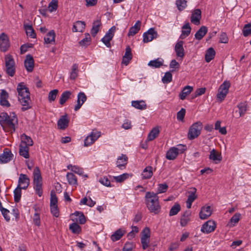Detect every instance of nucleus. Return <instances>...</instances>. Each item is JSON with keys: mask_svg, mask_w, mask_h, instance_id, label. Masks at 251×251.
I'll use <instances>...</instances> for the list:
<instances>
[{"mask_svg": "<svg viewBox=\"0 0 251 251\" xmlns=\"http://www.w3.org/2000/svg\"><path fill=\"white\" fill-rule=\"evenodd\" d=\"M18 92V100L23 106L22 110L25 111L31 107L30 93L28 88L24 82L18 84L17 88Z\"/></svg>", "mask_w": 251, "mask_h": 251, "instance_id": "1", "label": "nucleus"}, {"mask_svg": "<svg viewBox=\"0 0 251 251\" xmlns=\"http://www.w3.org/2000/svg\"><path fill=\"white\" fill-rule=\"evenodd\" d=\"M145 203L150 211L155 214L160 211L161 206L159 203L157 194L148 192L145 196Z\"/></svg>", "mask_w": 251, "mask_h": 251, "instance_id": "2", "label": "nucleus"}, {"mask_svg": "<svg viewBox=\"0 0 251 251\" xmlns=\"http://www.w3.org/2000/svg\"><path fill=\"white\" fill-rule=\"evenodd\" d=\"M17 123L18 118L15 113L10 116L5 112L0 114V124L4 130L7 128L9 131H15Z\"/></svg>", "mask_w": 251, "mask_h": 251, "instance_id": "3", "label": "nucleus"}, {"mask_svg": "<svg viewBox=\"0 0 251 251\" xmlns=\"http://www.w3.org/2000/svg\"><path fill=\"white\" fill-rule=\"evenodd\" d=\"M34 188L39 196H41L42 191V178L40 170L38 167H36L33 171Z\"/></svg>", "mask_w": 251, "mask_h": 251, "instance_id": "4", "label": "nucleus"}, {"mask_svg": "<svg viewBox=\"0 0 251 251\" xmlns=\"http://www.w3.org/2000/svg\"><path fill=\"white\" fill-rule=\"evenodd\" d=\"M202 128V124L201 122L194 123L189 128L188 133V138L193 140L197 138L201 133Z\"/></svg>", "mask_w": 251, "mask_h": 251, "instance_id": "5", "label": "nucleus"}, {"mask_svg": "<svg viewBox=\"0 0 251 251\" xmlns=\"http://www.w3.org/2000/svg\"><path fill=\"white\" fill-rule=\"evenodd\" d=\"M6 74L13 76L15 73V61L10 54H7L5 57Z\"/></svg>", "mask_w": 251, "mask_h": 251, "instance_id": "6", "label": "nucleus"}, {"mask_svg": "<svg viewBox=\"0 0 251 251\" xmlns=\"http://www.w3.org/2000/svg\"><path fill=\"white\" fill-rule=\"evenodd\" d=\"M230 83L229 81H224L220 86L218 93L217 95V99L219 100L220 101H223L226 98L229 90Z\"/></svg>", "mask_w": 251, "mask_h": 251, "instance_id": "7", "label": "nucleus"}, {"mask_svg": "<svg viewBox=\"0 0 251 251\" xmlns=\"http://www.w3.org/2000/svg\"><path fill=\"white\" fill-rule=\"evenodd\" d=\"M142 235L141 237V242L143 250H146L149 247L150 243V238L151 236L150 229L148 227H145L142 231Z\"/></svg>", "mask_w": 251, "mask_h": 251, "instance_id": "8", "label": "nucleus"}, {"mask_svg": "<svg viewBox=\"0 0 251 251\" xmlns=\"http://www.w3.org/2000/svg\"><path fill=\"white\" fill-rule=\"evenodd\" d=\"M158 36V33L155 30L154 28H150L147 32L143 34L144 43H148L151 41L153 39H156Z\"/></svg>", "mask_w": 251, "mask_h": 251, "instance_id": "9", "label": "nucleus"}, {"mask_svg": "<svg viewBox=\"0 0 251 251\" xmlns=\"http://www.w3.org/2000/svg\"><path fill=\"white\" fill-rule=\"evenodd\" d=\"M13 154L12 153L10 150L5 148L3 152L0 155V163H7L13 159Z\"/></svg>", "mask_w": 251, "mask_h": 251, "instance_id": "10", "label": "nucleus"}, {"mask_svg": "<svg viewBox=\"0 0 251 251\" xmlns=\"http://www.w3.org/2000/svg\"><path fill=\"white\" fill-rule=\"evenodd\" d=\"M10 47V43L8 37L4 33L0 35V50L5 52Z\"/></svg>", "mask_w": 251, "mask_h": 251, "instance_id": "11", "label": "nucleus"}, {"mask_svg": "<svg viewBox=\"0 0 251 251\" xmlns=\"http://www.w3.org/2000/svg\"><path fill=\"white\" fill-rule=\"evenodd\" d=\"M216 227V225L214 221L209 220L205 222L201 228V231L205 233H209L213 231Z\"/></svg>", "mask_w": 251, "mask_h": 251, "instance_id": "12", "label": "nucleus"}, {"mask_svg": "<svg viewBox=\"0 0 251 251\" xmlns=\"http://www.w3.org/2000/svg\"><path fill=\"white\" fill-rule=\"evenodd\" d=\"M29 178L26 175L21 174L18 180V185L17 187L22 188L23 189H26L29 184Z\"/></svg>", "mask_w": 251, "mask_h": 251, "instance_id": "13", "label": "nucleus"}, {"mask_svg": "<svg viewBox=\"0 0 251 251\" xmlns=\"http://www.w3.org/2000/svg\"><path fill=\"white\" fill-rule=\"evenodd\" d=\"M201 12L200 9L194 10L190 18L191 22L195 25H199L201 18Z\"/></svg>", "mask_w": 251, "mask_h": 251, "instance_id": "14", "label": "nucleus"}, {"mask_svg": "<svg viewBox=\"0 0 251 251\" xmlns=\"http://www.w3.org/2000/svg\"><path fill=\"white\" fill-rule=\"evenodd\" d=\"M69 119L67 114L61 116L57 122V126L59 129L64 130L69 126Z\"/></svg>", "mask_w": 251, "mask_h": 251, "instance_id": "15", "label": "nucleus"}, {"mask_svg": "<svg viewBox=\"0 0 251 251\" xmlns=\"http://www.w3.org/2000/svg\"><path fill=\"white\" fill-rule=\"evenodd\" d=\"M25 66L28 72H31L34 68V59L30 54H27L24 61Z\"/></svg>", "mask_w": 251, "mask_h": 251, "instance_id": "16", "label": "nucleus"}, {"mask_svg": "<svg viewBox=\"0 0 251 251\" xmlns=\"http://www.w3.org/2000/svg\"><path fill=\"white\" fill-rule=\"evenodd\" d=\"M183 42L182 41H178L175 47V50L177 57L182 59L184 56V50L183 47Z\"/></svg>", "mask_w": 251, "mask_h": 251, "instance_id": "17", "label": "nucleus"}, {"mask_svg": "<svg viewBox=\"0 0 251 251\" xmlns=\"http://www.w3.org/2000/svg\"><path fill=\"white\" fill-rule=\"evenodd\" d=\"M212 214L211 207L210 206H203L200 212V218L201 219H206Z\"/></svg>", "mask_w": 251, "mask_h": 251, "instance_id": "18", "label": "nucleus"}, {"mask_svg": "<svg viewBox=\"0 0 251 251\" xmlns=\"http://www.w3.org/2000/svg\"><path fill=\"white\" fill-rule=\"evenodd\" d=\"M87 97L83 92H80L77 95V104L75 107V110H78L84 102L86 100Z\"/></svg>", "mask_w": 251, "mask_h": 251, "instance_id": "19", "label": "nucleus"}, {"mask_svg": "<svg viewBox=\"0 0 251 251\" xmlns=\"http://www.w3.org/2000/svg\"><path fill=\"white\" fill-rule=\"evenodd\" d=\"M178 148H171L166 153V158L170 160H174L178 154Z\"/></svg>", "mask_w": 251, "mask_h": 251, "instance_id": "20", "label": "nucleus"}, {"mask_svg": "<svg viewBox=\"0 0 251 251\" xmlns=\"http://www.w3.org/2000/svg\"><path fill=\"white\" fill-rule=\"evenodd\" d=\"M8 98V93L4 90H2L0 96V104L2 106H10V103L7 100Z\"/></svg>", "mask_w": 251, "mask_h": 251, "instance_id": "21", "label": "nucleus"}, {"mask_svg": "<svg viewBox=\"0 0 251 251\" xmlns=\"http://www.w3.org/2000/svg\"><path fill=\"white\" fill-rule=\"evenodd\" d=\"M101 25V23L100 19H98L94 21L91 30V33L93 37H95L97 34Z\"/></svg>", "mask_w": 251, "mask_h": 251, "instance_id": "22", "label": "nucleus"}, {"mask_svg": "<svg viewBox=\"0 0 251 251\" xmlns=\"http://www.w3.org/2000/svg\"><path fill=\"white\" fill-rule=\"evenodd\" d=\"M85 27V23L84 22L78 21L73 25L72 30L74 32L83 31Z\"/></svg>", "mask_w": 251, "mask_h": 251, "instance_id": "23", "label": "nucleus"}, {"mask_svg": "<svg viewBox=\"0 0 251 251\" xmlns=\"http://www.w3.org/2000/svg\"><path fill=\"white\" fill-rule=\"evenodd\" d=\"M193 87L189 85L184 87L179 95L180 100H184L193 91Z\"/></svg>", "mask_w": 251, "mask_h": 251, "instance_id": "24", "label": "nucleus"}, {"mask_svg": "<svg viewBox=\"0 0 251 251\" xmlns=\"http://www.w3.org/2000/svg\"><path fill=\"white\" fill-rule=\"evenodd\" d=\"M21 139L22 141L20 144L21 145L29 147V146H32L33 144V142L31 138L25 134H23L21 136Z\"/></svg>", "mask_w": 251, "mask_h": 251, "instance_id": "25", "label": "nucleus"}, {"mask_svg": "<svg viewBox=\"0 0 251 251\" xmlns=\"http://www.w3.org/2000/svg\"><path fill=\"white\" fill-rule=\"evenodd\" d=\"M55 33L53 30L50 31L44 37L45 43L46 44H54L55 43Z\"/></svg>", "mask_w": 251, "mask_h": 251, "instance_id": "26", "label": "nucleus"}, {"mask_svg": "<svg viewBox=\"0 0 251 251\" xmlns=\"http://www.w3.org/2000/svg\"><path fill=\"white\" fill-rule=\"evenodd\" d=\"M127 157L125 154H122L121 156H119L117 161V166L121 169L122 167H125L127 163Z\"/></svg>", "mask_w": 251, "mask_h": 251, "instance_id": "27", "label": "nucleus"}, {"mask_svg": "<svg viewBox=\"0 0 251 251\" xmlns=\"http://www.w3.org/2000/svg\"><path fill=\"white\" fill-rule=\"evenodd\" d=\"M191 212L190 210H186L181 217L180 219V225L182 226H185L187 225L188 222L190 221V216H191Z\"/></svg>", "mask_w": 251, "mask_h": 251, "instance_id": "28", "label": "nucleus"}, {"mask_svg": "<svg viewBox=\"0 0 251 251\" xmlns=\"http://www.w3.org/2000/svg\"><path fill=\"white\" fill-rule=\"evenodd\" d=\"M131 105L134 108L140 110H145L147 107L145 101L143 100H133L131 102Z\"/></svg>", "mask_w": 251, "mask_h": 251, "instance_id": "29", "label": "nucleus"}, {"mask_svg": "<svg viewBox=\"0 0 251 251\" xmlns=\"http://www.w3.org/2000/svg\"><path fill=\"white\" fill-rule=\"evenodd\" d=\"M207 28L205 26H202L195 33V37L196 39L200 40L207 32Z\"/></svg>", "mask_w": 251, "mask_h": 251, "instance_id": "30", "label": "nucleus"}, {"mask_svg": "<svg viewBox=\"0 0 251 251\" xmlns=\"http://www.w3.org/2000/svg\"><path fill=\"white\" fill-rule=\"evenodd\" d=\"M182 34L180 37L181 39H184L190 34L191 27L189 23H186L182 27Z\"/></svg>", "mask_w": 251, "mask_h": 251, "instance_id": "31", "label": "nucleus"}, {"mask_svg": "<svg viewBox=\"0 0 251 251\" xmlns=\"http://www.w3.org/2000/svg\"><path fill=\"white\" fill-rule=\"evenodd\" d=\"M209 159L214 161L220 162L222 160V157L221 154L219 153L215 149H213L210 152Z\"/></svg>", "mask_w": 251, "mask_h": 251, "instance_id": "32", "label": "nucleus"}, {"mask_svg": "<svg viewBox=\"0 0 251 251\" xmlns=\"http://www.w3.org/2000/svg\"><path fill=\"white\" fill-rule=\"evenodd\" d=\"M160 131L158 127L153 128L150 132L148 136V140L151 141L156 138L159 135Z\"/></svg>", "mask_w": 251, "mask_h": 251, "instance_id": "33", "label": "nucleus"}, {"mask_svg": "<svg viewBox=\"0 0 251 251\" xmlns=\"http://www.w3.org/2000/svg\"><path fill=\"white\" fill-rule=\"evenodd\" d=\"M163 60L160 58H157L153 60L150 61L148 65L153 68H158L163 64Z\"/></svg>", "mask_w": 251, "mask_h": 251, "instance_id": "34", "label": "nucleus"}, {"mask_svg": "<svg viewBox=\"0 0 251 251\" xmlns=\"http://www.w3.org/2000/svg\"><path fill=\"white\" fill-rule=\"evenodd\" d=\"M125 233V231L122 230L121 229H119L111 236V239L113 242L117 241L122 237Z\"/></svg>", "mask_w": 251, "mask_h": 251, "instance_id": "35", "label": "nucleus"}, {"mask_svg": "<svg viewBox=\"0 0 251 251\" xmlns=\"http://www.w3.org/2000/svg\"><path fill=\"white\" fill-rule=\"evenodd\" d=\"M215 55V51L213 48H209L205 54V59L206 62H209L211 60H212Z\"/></svg>", "mask_w": 251, "mask_h": 251, "instance_id": "36", "label": "nucleus"}, {"mask_svg": "<svg viewBox=\"0 0 251 251\" xmlns=\"http://www.w3.org/2000/svg\"><path fill=\"white\" fill-rule=\"evenodd\" d=\"M72 95V92L69 91H66L62 93L59 100V103L61 105H63L68 99H70Z\"/></svg>", "mask_w": 251, "mask_h": 251, "instance_id": "37", "label": "nucleus"}, {"mask_svg": "<svg viewBox=\"0 0 251 251\" xmlns=\"http://www.w3.org/2000/svg\"><path fill=\"white\" fill-rule=\"evenodd\" d=\"M19 148L20 155L25 158H28L29 157V147L20 145Z\"/></svg>", "mask_w": 251, "mask_h": 251, "instance_id": "38", "label": "nucleus"}, {"mask_svg": "<svg viewBox=\"0 0 251 251\" xmlns=\"http://www.w3.org/2000/svg\"><path fill=\"white\" fill-rule=\"evenodd\" d=\"M152 167L148 166L144 169L142 173V177L145 179H149L152 176Z\"/></svg>", "mask_w": 251, "mask_h": 251, "instance_id": "39", "label": "nucleus"}, {"mask_svg": "<svg viewBox=\"0 0 251 251\" xmlns=\"http://www.w3.org/2000/svg\"><path fill=\"white\" fill-rule=\"evenodd\" d=\"M24 27L26 30L27 35L30 36L32 38H36V33L31 25H25Z\"/></svg>", "mask_w": 251, "mask_h": 251, "instance_id": "40", "label": "nucleus"}, {"mask_svg": "<svg viewBox=\"0 0 251 251\" xmlns=\"http://www.w3.org/2000/svg\"><path fill=\"white\" fill-rule=\"evenodd\" d=\"M67 178L68 181L70 185H77V178L74 174L72 173H68L67 174Z\"/></svg>", "mask_w": 251, "mask_h": 251, "instance_id": "41", "label": "nucleus"}, {"mask_svg": "<svg viewBox=\"0 0 251 251\" xmlns=\"http://www.w3.org/2000/svg\"><path fill=\"white\" fill-rule=\"evenodd\" d=\"M85 37L79 42V44L81 46H87L91 43V39L90 35L88 33H86L85 34Z\"/></svg>", "mask_w": 251, "mask_h": 251, "instance_id": "42", "label": "nucleus"}, {"mask_svg": "<svg viewBox=\"0 0 251 251\" xmlns=\"http://www.w3.org/2000/svg\"><path fill=\"white\" fill-rule=\"evenodd\" d=\"M69 229L75 234H79L81 230V227L75 223L70 225Z\"/></svg>", "mask_w": 251, "mask_h": 251, "instance_id": "43", "label": "nucleus"}, {"mask_svg": "<svg viewBox=\"0 0 251 251\" xmlns=\"http://www.w3.org/2000/svg\"><path fill=\"white\" fill-rule=\"evenodd\" d=\"M74 215L78 217V219H76L77 222H78L80 224H84L86 222L85 217L82 212L76 211L74 213Z\"/></svg>", "mask_w": 251, "mask_h": 251, "instance_id": "44", "label": "nucleus"}, {"mask_svg": "<svg viewBox=\"0 0 251 251\" xmlns=\"http://www.w3.org/2000/svg\"><path fill=\"white\" fill-rule=\"evenodd\" d=\"M22 188L17 187L14 191V201L19 202L20 201L22 194Z\"/></svg>", "mask_w": 251, "mask_h": 251, "instance_id": "45", "label": "nucleus"}, {"mask_svg": "<svg viewBox=\"0 0 251 251\" xmlns=\"http://www.w3.org/2000/svg\"><path fill=\"white\" fill-rule=\"evenodd\" d=\"M247 103L245 102H241L237 105V107L239 110V115L240 117L243 116L246 112L247 111Z\"/></svg>", "mask_w": 251, "mask_h": 251, "instance_id": "46", "label": "nucleus"}, {"mask_svg": "<svg viewBox=\"0 0 251 251\" xmlns=\"http://www.w3.org/2000/svg\"><path fill=\"white\" fill-rule=\"evenodd\" d=\"M243 34L245 37L251 35V23L246 24L242 30Z\"/></svg>", "mask_w": 251, "mask_h": 251, "instance_id": "47", "label": "nucleus"}, {"mask_svg": "<svg viewBox=\"0 0 251 251\" xmlns=\"http://www.w3.org/2000/svg\"><path fill=\"white\" fill-rule=\"evenodd\" d=\"M180 206L178 203H175V205L171 208L169 215L170 216L176 215L180 210Z\"/></svg>", "mask_w": 251, "mask_h": 251, "instance_id": "48", "label": "nucleus"}, {"mask_svg": "<svg viewBox=\"0 0 251 251\" xmlns=\"http://www.w3.org/2000/svg\"><path fill=\"white\" fill-rule=\"evenodd\" d=\"M58 93V90L57 89H54L50 91L48 95L49 101L51 102L55 100L57 95Z\"/></svg>", "mask_w": 251, "mask_h": 251, "instance_id": "49", "label": "nucleus"}, {"mask_svg": "<svg viewBox=\"0 0 251 251\" xmlns=\"http://www.w3.org/2000/svg\"><path fill=\"white\" fill-rule=\"evenodd\" d=\"M196 188H193L192 190L188 192L190 195L188 196L187 201L193 202L197 198V196L196 195Z\"/></svg>", "mask_w": 251, "mask_h": 251, "instance_id": "50", "label": "nucleus"}, {"mask_svg": "<svg viewBox=\"0 0 251 251\" xmlns=\"http://www.w3.org/2000/svg\"><path fill=\"white\" fill-rule=\"evenodd\" d=\"M58 7V1L57 0H52L49 3L48 6L49 11L50 12H52L55 11Z\"/></svg>", "mask_w": 251, "mask_h": 251, "instance_id": "51", "label": "nucleus"}, {"mask_svg": "<svg viewBox=\"0 0 251 251\" xmlns=\"http://www.w3.org/2000/svg\"><path fill=\"white\" fill-rule=\"evenodd\" d=\"M187 1L186 0H177L176 1V5L179 11L183 10L187 5Z\"/></svg>", "mask_w": 251, "mask_h": 251, "instance_id": "52", "label": "nucleus"}, {"mask_svg": "<svg viewBox=\"0 0 251 251\" xmlns=\"http://www.w3.org/2000/svg\"><path fill=\"white\" fill-rule=\"evenodd\" d=\"M78 65L74 64L73 65L72 72L70 75V79H75L77 76Z\"/></svg>", "mask_w": 251, "mask_h": 251, "instance_id": "53", "label": "nucleus"}, {"mask_svg": "<svg viewBox=\"0 0 251 251\" xmlns=\"http://www.w3.org/2000/svg\"><path fill=\"white\" fill-rule=\"evenodd\" d=\"M172 80V75L170 72H167L165 74L164 76L162 79L164 83H169Z\"/></svg>", "mask_w": 251, "mask_h": 251, "instance_id": "54", "label": "nucleus"}, {"mask_svg": "<svg viewBox=\"0 0 251 251\" xmlns=\"http://www.w3.org/2000/svg\"><path fill=\"white\" fill-rule=\"evenodd\" d=\"M168 188V185L166 183H161L159 184L158 185V193L157 194L159 193H165L167 191V189Z\"/></svg>", "mask_w": 251, "mask_h": 251, "instance_id": "55", "label": "nucleus"}, {"mask_svg": "<svg viewBox=\"0 0 251 251\" xmlns=\"http://www.w3.org/2000/svg\"><path fill=\"white\" fill-rule=\"evenodd\" d=\"M128 176V175L126 173L123 174L120 176H114L115 180L118 182H122L126 180Z\"/></svg>", "mask_w": 251, "mask_h": 251, "instance_id": "56", "label": "nucleus"}, {"mask_svg": "<svg viewBox=\"0 0 251 251\" xmlns=\"http://www.w3.org/2000/svg\"><path fill=\"white\" fill-rule=\"evenodd\" d=\"M112 39L111 37L107 36L105 35V36L101 39V41L104 44V45L108 48L111 47V44L110 43V41Z\"/></svg>", "mask_w": 251, "mask_h": 251, "instance_id": "57", "label": "nucleus"}, {"mask_svg": "<svg viewBox=\"0 0 251 251\" xmlns=\"http://www.w3.org/2000/svg\"><path fill=\"white\" fill-rule=\"evenodd\" d=\"M57 198L55 194L52 191L51 192L50 194V206L51 205H57Z\"/></svg>", "mask_w": 251, "mask_h": 251, "instance_id": "58", "label": "nucleus"}, {"mask_svg": "<svg viewBox=\"0 0 251 251\" xmlns=\"http://www.w3.org/2000/svg\"><path fill=\"white\" fill-rule=\"evenodd\" d=\"M186 110L182 108L177 113V119L179 121H183L185 115Z\"/></svg>", "mask_w": 251, "mask_h": 251, "instance_id": "59", "label": "nucleus"}, {"mask_svg": "<svg viewBox=\"0 0 251 251\" xmlns=\"http://www.w3.org/2000/svg\"><path fill=\"white\" fill-rule=\"evenodd\" d=\"M99 182L102 185L107 186L111 187L110 181L107 177H103L100 179Z\"/></svg>", "mask_w": 251, "mask_h": 251, "instance_id": "60", "label": "nucleus"}, {"mask_svg": "<svg viewBox=\"0 0 251 251\" xmlns=\"http://www.w3.org/2000/svg\"><path fill=\"white\" fill-rule=\"evenodd\" d=\"M240 216L241 214L240 213H236L230 219V222L231 224H233V225L234 226L235 224L239 222Z\"/></svg>", "mask_w": 251, "mask_h": 251, "instance_id": "61", "label": "nucleus"}, {"mask_svg": "<svg viewBox=\"0 0 251 251\" xmlns=\"http://www.w3.org/2000/svg\"><path fill=\"white\" fill-rule=\"evenodd\" d=\"M50 207V211L52 214L55 217L59 216V209L57 205H51Z\"/></svg>", "mask_w": 251, "mask_h": 251, "instance_id": "62", "label": "nucleus"}, {"mask_svg": "<svg viewBox=\"0 0 251 251\" xmlns=\"http://www.w3.org/2000/svg\"><path fill=\"white\" fill-rule=\"evenodd\" d=\"M96 141L90 135L88 136L84 140V146L88 147L90 146Z\"/></svg>", "mask_w": 251, "mask_h": 251, "instance_id": "63", "label": "nucleus"}, {"mask_svg": "<svg viewBox=\"0 0 251 251\" xmlns=\"http://www.w3.org/2000/svg\"><path fill=\"white\" fill-rule=\"evenodd\" d=\"M228 41V38L225 32L221 33L220 37V42L221 43H227Z\"/></svg>", "mask_w": 251, "mask_h": 251, "instance_id": "64", "label": "nucleus"}]
</instances>
